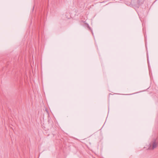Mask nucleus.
Instances as JSON below:
<instances>
[{"label": "nucleus", "mask_w": 158, "mask_h": 158, "mask_svg": "<svg viewBox=\"0 0 158 158\" xmlns=\"http://www.w3.org/2000/svg\"><path fill=\"white\" fill-rule=\"evenodd\" d=\"M158 146V139H153L148 145V149L153 150Z\"/></svg>", "instance_id": "1"}, {"label": "nucleus", "mask_w": 158, "mask_h": 158, "mask_svg": "<svg viewBox=\"0 0 158 158\" xmlns=\"http://www.w3.org/2000/svg\"><path fill=\"white\" fill-rule=\"evenodd\" d=\"M145 0H137V4L140 5L143 3Z\"/></svg>", "instance_id": "2"}, {"label": "nucleus", "mask_w": 158, "mask_h": 158, "mask_svg": "<svg viewBox=\"0 0 158 158\" xmlns=\"http://www.w3.org/2000/svg\"><path fill=\"white\" fill-rule=\"evenodd\" d=\"M87 27L89 29V30H91V29L90 27H89V25L88 24H87Z\"/></svg>", "instance_id": "3"}]
</instances>
